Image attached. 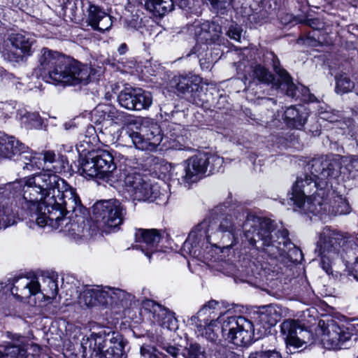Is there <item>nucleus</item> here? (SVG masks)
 <instances>
[{"label": "nucleus", "instance_id": "44", "mask_svg": "<svg viewBox=\"0 0 358 358\" xmlns=\"http://www.w3.org/2000/svg\"><path fill=\"white\" fill-rule=\"evenodd\" d=\"M161 326L168 329L173 330L177 327V320L173 313L170 312L166 319L161 322Z\"/></svg>", "mask_w": 358, "mask_h": 358}, {"label": "nucleus", "instance_id": "34", "mask_svg": "<svg viewBox=\"0 0 358 358\" xmlns=\"http://www.w3.org/2000/svg\"><path fill=\"white\" fill-rule=\"evenodd\" d=\"M250 76L253 80L265 85L271 84L275 80L274 76L268 69L261 64H257L252 66Z\"/></svg>", "mask_w": 358, "mask_h": 358}, {"label": "nucleus", "instance_id": "45", "mask_svg": "<svg viewBox=\"0 0 358 358\" xmlns=\"http://www.w3.org/2000/svg\"><path fill=\"white\" fill-rule=\"evenodd\" d=\"M217 305L218 302L217 301L211 300L208 301V303L203 305L198 311L196 315H194L193 317H199V318H201L203 316L208 314V309H210L214 311Z\"/></svg>", "mask_w": 358, "mask_h": 358}, {"label": "nucleus", "instance_id": "6", "mask_svg": "<svg viewBox=\"0 0 358 358\" xmlns=\"http://www.w3.org/2000/svg\"><path fill=\"white\" fill-rule=\"evenodd\" d=\"M245 236L252 245L262 248L273 258L281 256L290 244L287 229L275 231L269 219L255 218L245 224Z\"/></svg>", "mask_w": 358, "mask_h": 358}, {"label": "nucleus", "instance_id": "26", "mask_svg": "<svg viewBox=\"0 0 358 358\" xmlns=\"http://www.w3.org/2000/svg\"><path fill=\"white\" fill-rule=\"evenodd\" d=\"M272 61V66L275 73L280 79V83L276 85L277 87L282 86L286 89V94L289 96L294 97L296 94V87L292 82V79L287 71L280 66V60L273 53L270 54Z\"/></svg>", "mask_w": 358, "mask_h": 358}, {"label": "nucleus", "instance_id": "18", "mask_svg": "<svg viewBox=\"0 0 358 358\" xmlns=\"http://www.w3.org/2000/svg\"><path fill=\"white\" fill-rule=\"evenodd\" d=\"M281 333L285 336L287 345L295 348L302 347L313 339L312 333L299 321L287 319L280 325Z\"/></svg>", "mask_w": 358, "mask_h": 358}, {"label": "nucleus", "instance_id": "42", "mask_svg": "<svg viewBox=\"0 0 358 358\" xmlns=\"http://www.w3.org/2000/svg\"><path fill=\"white\" fill-rule=\"evenodd\" d=\"M249 358H282V357L278 351L268 350L251 353Z\"/></svg>", "mask_w": 358, "mask_h": 358}, {"label": "nucleus", "instance_id": "5", "mask_svg": "<svg viewBox=\"0 0 358 358\" xmlns=\"http://www.w3.org/2000/svg\"><path fill=\"white\" fill-rule=\"evenodd\" d=\"M221 322V334L229 342L237 346L250 345L254 338L253 323L242 316L228 317L222 315L215 320L209 321L208 318H199L192 317L189 320V325L195 327V331L198 336L205 337L211 341H217L215 331L213 327Z\"/></svg>", "mask_w": 358, "mask_h": 358}, {"label": "nucleus", "instance_id": "43", "mask_svg": "<svg viewBox=\"0 0 358 358\" xmlns=\"http://www.w3.org/2000/svg\"><path fill=\"white\" fill-rule=\"evenodd\" d=\"M170 312L167 308H163L159 304H156L154 306V317L159 325H161V322L166 319Z\"/></svg>", "mask_w": 358, "mask_h": 358}, {"label": "nucleus", "instance_id": "23", "mask_svg": "<svg viewBox=\"0 0 358 358\" xmlns=\"http://www.w3.org/2000/svg\"><path fill=\"white\" fill-rule=\"evenodd\" d=\"M122 113L106 104L98 105L92 112V121L96 125H111L120 120Z\"/></svg>", "mask_w": 358, "mask_h": 358}, {"label": "nucleus", "instance_id": "16", "mask_svg": "<svg viewBox=\"0 0 358 358\" xmlns=\"http://www.w3.org/2000/svg\"><path fill=\"white\" fill-rule=\"evenodd\" d=\"M20 160L23 163V169L29 171L43 169L59 173L65 168L63 157H57L52 151H45L43 154L27 151L21 155Z\"/></svg>", "mask_w": 358, "mask_h": 358}, {"label": "nucleus", "instance_id": "10", "mask_svg": "<svg viewBox=\"0 0 358 358\" xmlns=\"http://www.w3.org/2000/svg\"><path fill=\"white\" fill-rule=\"evenodd\" d=\"M222 164L223 159L218 155L199 152L184 162L179 180L185 185L196 182L208 171L210 173L219 171Z\"/></svg>", "mask_w": 358, "mask_h": 358}, {"label": "nucleus", "instance_id": "1", "mask_svg": "<svg viewBox=\"0 0 358 358\" xmlns=\"http://www.w3.org/2000/svg\"><path fill=\"white\" fill-rule=\"evenodd\" d=\"M22 192L28 214L41 227L57 229L66 222L65 231L74 239L88 238L96 229L87 228L83 215L86 209L76 190L56 174L39 173L25 178Z\"/></svg>", "mask_w": 358, "mask_h": 358}, {"label": "nucleus", "instance_id": "46", "mask_svg": "<svg viewBox=\"0 0 358 358\" xmlns=\"http://www.w3.org/2000/svg\"><path fill=\"white\" fill-rule=\"evenodd\" d=\"M228 36L236 41H240L241 38V29L235 25H231L227 32Z\"/></svg>", "mask_w": 358, "mask_h": 358}, {"label": "nucleus", "instance_id": "60", "mask_svg": "<svg viewBox=\"0 0 358 358\" xmlns=\"http://www.w3.org/2000/svg\"><path fill=\"white\" fill-rule=\"evenodd\" d=\"M355 93L358 96V83H357V86L355 87Z\"/></svg>", "mask_w": 358, "mask_h": 358}, {"label": "nucleus", "instance_id": "33", "mask_svg": "<svg viewBox=\"0 0 358 358\" xmlns=\"http://www.w3.org/2000/svg\"><path fill=\"white\" fill-rule=\"evenodd\" d=\"M140 130L144 134L147 143L149 144V150H155L160 144L162 137L157 124L152 125L149 129L141 127Z\"/></svg>", "mask_w": 358, "mask_h": 358}, {"label": "nucleus", "instance_id": "4", "mask_svg": "<svg viewBox=\"0 0 358 358\" xmlns=\"http://www.w3.org/2000/svg\"><path fill=\"white\" fill-rule=\"evenodd\" d=\"M41 69L47 71L52 83L63 85H87L94 70L87 65L70 60L60 52L43 48L38 55Z\"/></svg>", "mask_w": 358, "mask_h": 358}, {"label": "nucleus", "instance_id": "3", "mask_svg": "<svg viewBox=\"0 0 358 358\" xmlns=\"http://www.w3.org/2000/svg\"><path fill=\"white\" fill-rule=\"evenodd\" d=\"M244 215L227 214L210 222L204 220L199 223L191 232L183 244V249L192 256L200 254L201 244L206 241H212L220 240L224 248L232 247L236 241L237 232L243 227Z\"/></svg>", "mask_w": 358, "mask_h": 358}, {"label": "nucleus", "instance_id": "29", "mask_svg": "<svg viewBox=\"0 0 358 358\" xmlns=\"http://www.w3.org/2000/svg\"><path fill=\"white\" fill-rule=\"evenodd\" d=\"M17 222V217L8 199L0 196V224L4 228Z\"/></svg>", "mask_w": 358, "mask_h": 358}, {"label": "nucleus", "instance_id": "37", "mask_svg": "<svg viewBox=\"0 0 358 358\" xmlns=\"http://www.w3.org/2000/svg\"><path fill=\"white\" fill-rule=\"evenodd\" d=\"M336 92L338 94L347 93L355 88L353 82L345 74L336 76Z\"/></svg>", "mask_w": 358, "mask_h": 358}, {"label": "nucleus", "instance_id": "47", "mask_svg": "<svg viewBox=\"0 0 358 358\" xmlns=\"http://www.w3.org/2000/svg\"><path fill=\"white\" fill-rule=\"evenodd\" d=\"M166 351L174 358H186V354L184 352H180V349L174 346H168Z\"/></svg>", "mask_w": 358, "mask_h": 358}, {"label": "nucleus", "instance_id": "41", "mask_svg": "<svg viewBox=\"0 0 358 358\" xmlns=\"http://www.w3.org/2000/svg\"><path fill=\"white\" fill-rule=\"evenodd\" d=\"M141 355L145 358H164L166 357L162 352L149 345L141 348Z\"/></svg>", "mask_w": 358, "mask_h": 358}, {"label": "nucleus", "instance_id": "52", "mask_svg": "<svg viewBox=\"0 0 358 358\" xmlns=\"http://www.w3.org/2000/svg\"><path fill=\"white\" fill-rule=\"evenodd\" d=\"M0 75L3 80H10L14 78V76L12 73H9L5 70H0Z\"/></svg>", "mask_w": 358, "mask_h": 358}, {"label": "nucleus", "instance_id": "59", "mask_svg": "<svg viewBox=\"0 0 358 358\" xmlns=\"http://www.w3.org/2000/svg\"><path fill=\"white\" fill-rule=\"evenodd\" d=\"M199 62H200V64L202 67L205 66L206 62H203V60L201 59H199Z\"/></svg>", "mask_w": 358, "mask_h": 358}, {"label": "nucleus", "instance_id": "56", "mask_svg": "<svg viewBox=\"0 0 358 358\" xmlns=\"http://www.w3.org/2000/svg\"><path fill=\"white\" fill-rule=\"evenodd\" d=\"M213 313H214V311H213V310H210V309H208V314H207V315H206L205 316H203V317H201V319H202V318H203V317H206V318H208V319H209V321L213 320V317H211V315H212Z\"/></svg>", "mask_w": 358, "mask_h": 358}, {"label": "nucleus", "instance_id": "8", "mask_svg": "<svg viewBox=\"0 0 358 358\" xmlns=\"http://www.w3.org/2000/svg\"><path fill=\"white\" fill-rule=\"evenodd\" d=\"M315 252L322 257L332 259L343 252L347 255L348 261H355L358 264V245L354 237L348 233H343L325 227L318 234Z\"/></svg>", "mask_w": 358, "mask_h": 358}, {"label": "nucleus", "instance_id": "62", "mask_svg": "<svg viewBox=\"0 0 358 358\" xmlns=\"http://www.w3.org/2000/svg\"><path fill=\"white\" fill-rule=\"evenodd\" d=\"M357 358H358V355H357Z\"/></svg>", "mask_w": 358, "mask_h": 358}, {"label": "nucleus", "instance_id": "57", "mask_svg": "<svg viewBox=\"0 0 358 358\" xmlns=\"http://www.w3.org/2000/svg\"><path fill=\"white\" fill-rule=\"evenodd\" d=\"M263 101H265V102H267V101H272L273 103H275V101L273 100V99H270V98H265V99H263Z\"/></svg>", "mask_w": 358, "mask_h": 358}, {"label": "nucleus", "instance_id": "32", "mask_svg": "<svg viewBox=\"0 0 358 358\" xmlns=\"http://www.w3.org/2000/svg\"><path fill=\"white\" fill-rule=\"evenodd\" d=\"M287 124L296 129L301 128L306 121V114L300 112L295 107L288 108L284 113Z\"/></svg>", "mask_w": 358, "mask_h": 358}, {"label": "nucleus", "instance_id": "15", "mask_svg": "<svg viewBox=\"0 0 358 358\" xmlns=\"http://www.w3.org/2000/svg\"><path fill=\"white\" fill-rule=\"evenodd\" d=\"M124 182L127 192L134 200L153 202L160 195L158 186L138 173H128Z\"/></svg>", "mask_w": 358, "mask_h": 358}, {"label": "nucleus", "instance_id": "35", "mask_svg": "<svg viewBox=\"0 0 358 358\" xmlns=\"http://www.w3.org/2000/svg\"><path fill=\"white\" fill-rule=\"evenodd\" d=\"M261 320L268 323L270 326H274L280 319V313L273 305L263 307L260 312Z\"/></svg>", "mask_w": 358, "mask_h": 358}, {"label": "nucleus", "instance_id": "14", "mask_svg": "<svg viewBox=\"0 0 358 358\" xmlns=\"http://www.w3.org/2000/svg\"><path fill=\"white\" fill-rule=\"evenodd\" d=\"M35 42L28 33H10L5 41L3 56L12 62H22L33 54Z\"/></svg>", "mask_w": 358, "mask_h": 358}, {"label": "nucleus", "instance_id": "53", "mask_svg": "<svg viewBox=\"0 0 358 358\" xmlns=\"http://www.w3.org/2000/svg\"><path fill=\"white\" fill-rule=\"evenodd\" d=\"M349 166L358 173V157H353L350 160ZM357 176H358V174Z\"/></svg>", "mask_w": 358, "mask_h": 358}, {"label": "nucleus", "instance_id": "27", "mask_svg": "<svg viewBox=\"0 0 358 358\" xmlns=\"http://www.w3.org/2000/svg\"><path fill=\"white\" fill-rule=\"evenodd\" d=\"M1 141V158H10L13 156L19 155V158L17 160L23 166V163L20 160L21 155L24 152L29 151L28 148L13 136L2 138Z\"/></svg>", "mask_w": 358, "mask_h": 358}, {"label": "nucleus", "instance_id": "7", "mask_svg": "<svg viewBox=\"0 0 358 358\" xmlns=\"http://www.w3.org/2000/svg\"><path fill=\"white\" fill-rule=\"evenodd\" d=\"M125 344L126 341L120 335L108 329H103L83 339V357L127 358Z\"/></svg>", "mask_w": 358, "mask_h": 358}, {"label": "nucleus", "instance_id": "25", "mask_svg": "<svg viewBox=\"0 0 358 358\" xmlns=\"http://www.w3.org/2000/svg\"><path fill=\"white\" fill-rule=\"evenodd\" d=\"M106 305L117 308H127L134 299V296L126 291L115 287H105Z\"/></svg>", "mask_w": 358, "mask_h": 358}, {"label": "nucleus", "instance_id": "36", "mask_svg": "<svg viewBox=\"0 0 358 358\" xmlns=\"http://www.w3.org/2000/svg\"><path fill=\"white\" fill-rule=\"evenodd\" d=\"M136 103L135 110L148 109L152 104V96L151 93L141 88H137Z\"/></svg>", "mask_w": 358, "mask_h": 358}, {"label": "nucleus", "instance_id": "30", "mask_svg": "<svg viewBox=\"0 0 358 358\" xmlns=\"http://www.w3.org/2000/svg\"><path fill=\"white\" fill-rule=\"evenodd\" d=\"M145 6L154 15L163 16L173 10L174 1L173 0H148Z\"/></svg>", "mask_w": 358, "mask_h": 358}, {"label": "nucleus", "instance_id": "31", "mask_svg": "<svg viewBox=\"0 0 358 358\" xmlns=\"http://www.w3.org/2000/svg\"><path fill=\"white\" fill-rule=\"evenodd\" d=\"M137 88L129 87L122 90L117 96L120 106L129 110H135Z\"/></svg>", "mask_w": 358, "mask_h": 358}, {"label": "nucleus", "instance_id": "51", "mask_svg": "<svg viewBox=\"0 0 358 358\" xmlns=\"http://www.w3.org/2000/svg\"><path fill=\"white\" fill-rule=\"evenodd\" d=\"M339 116L336 115H331L328 113H323L322 118L324 120H327V121L330 122H334L338 121Z\"/></svg>", "mask_w": 358, "mask_h": 358}, {"label": "nucleus", "instance_id": "20", "mask_svg": "<svg viewBox=\"0 0 358 358\" xmlns=\"http://www.w3.org/2000/svg\"><path fill=\"white\" fill-rule=\"evenodd\" d=\"M170 87L178 95L190 93L194 96L202 89L201 78L194 75L176 76L171 79Z\"/></svg>", "mask_w": 358, "mask_h": 358}, {"label": "nucleus", "instance_id": "54", "mask_svg": "<svg viewBox=\"0 0 358 358\" xmlns=\"http://www.w3.org/2000/svg\"><path fill=\"white\" fill-rule=\"evenodd\" d=\"M117 50L120 55H124L127 51V45L125 43H122L120 45Z\"/></svg>", "mask_w": 358, "mask_h": 358}, {"label": "nucleus", "instance_id": "21", "mask_svg": "<svg viewBox=\"0 0 358 358\" xmlns=\"http://www.w3.org/2000/svg\"><path fill=\"white\" fill-rule=\"evenodd\" d=\"M88 4L87 22L94 29L101 32L109 30L113 24L110 15L107 14L99 6L92 4L86 1Z\"/></svg>", "mask_w": 358, "mask_h": 358}, {"label": "nucleus", "instance_id": "49", "mask_svg": "<svg viewBox=\"0 0 358 358\" xmlns=\"http://www.w3.org/2000/svg\"><path fill=\"white\" fill-rule=\"evenodd\" d=\"M232 0H210L211 3L217 8H226Z\"/></svg>", "mask_w": 358, "mask_h": 358}, {"label": "nucleus", "instance_id": "40", "mask_svg": "<svg viewBox=\"0 0 358 358\" xmlns=\"http://www.w3.org/2000/svg\"><path fill=\"white\" fill-rule=\"evenodd\" d=\"M183 352L186 354V358H207L204 350L197 343L190 344L189 348L183 349Z\"/></svg>", "mask_w": 358, "mask_h": 358}, {"label": "nucleus", "instance_id": "22", "mask_svg": "<svg viewBox=\"0 0 358 358\" xmlns=\"http://www.w3.org/2000/svg\"><path fill=\"white\" fill-rule=\"evenodd\" d=\"M105 287L98 285L85 286L78 298V302L81 306L87 308L95 306L98 304L105 305L106 303Z\"/></svg>", "mask_w": 358, "mask_h": 358}, {"label": "nucleus", "instance_id": "50", "mask_svg": "<svg viewBox=\"0 0 358 358\" xmlns=\"http://www.w3.org/2000/svg\"><path fill=\"white\" fill-rule=\"evenodd\" d=\"M177 5L182 9L190 8L193 0H176Z\"/></svg>", "mask_w": 358, "mask_h": 358}, {"label": "nucleus", "instance_id": "2", "mask_svg": "<svg viewBox=\"0 0 358 358\" xmlns=\"http://www.w3.org/2000/svg\"><path fill=\"white\" fill-rule=\"evenodd\" d=\"M341 169V159L337 156H326L314 159L307 165L310 175L303 174L297 178L292 187L290 199L306 213H319L322 209L320 193L328 185L329 180L336 178Z\"/></svg>", "mask_w": 358, "mask_h": 358}, {"label": "nucleus", "instance_id": "58", "mask_svg": "<svg viewBox=\"0 0 358 358\" xmlns=\"http://www.w3.org/2000/svg\"><path fill=\"white\" fill-rule=\"evenodd\" d=\"M343 204H344L345 208L346 209L345 210V211H344V210H341V211L339 212V213H341H341H344L345 212H347L348 208V205H347V204H345L344 202H343Z\"/></svg>", "mask_w": 358, "mask_h": 358}, {"label": "nucleus", "instance_id": "38", "mask_svg": "<svg viewBox=\"0 0 358 358\" xmlns=\"http://www.w3.org/2000/svg\"><path fill=\"white\" fill-rule=\"evenodd\" d=\"M129 138L132 141L134 145L141 150H148L149 144H148L146 138H145L144 134L141 132H136L134 131H127Z\"/></svg>", "mask_w": 358, "mask_h": 358}, {"label": "nucleus", "instance_id": "24", "mask_svg": "<svg viewBox=\"0 0 358 358\" xmlns=\"http://www.w3.org/2000/svg\"><path fill=\"white\" fill-rule=\"evenodd\" d=\"M195 27V34L199 40L206 43H215L222 34L221 26L215 22L206 21Z\"/></svg>", "mask_w": 358, "mask_h": 358}, {"label": "nucleus", "instance_id": "9", "mask_svg": "<svg viewBox=\"0 0 358 358\" xmlns=\"http://www.w3.org/2000/svg\"><path fill=\"white\" fill-rule=\"evenodd\" d=\"M315 252L322 257L332 259L343 252L347 255L348 261H355L358 264V245L354 237L348 233H343L325 227L318 234Z\"/></svg>", "mask_w": 358, "mask_h": 358}, {"label": "nucleus", "instance_id": "11", "mask_svg": "<svg viewBox=\"0 0 358 358\" xmlns=\"http://www.w3.org/2000/svg\"><path fill=\"white\" fill-rule=\"evenodd\" d=\"M10 291L13 295L21 300L38 294L45 299H54L58 293V285L57 280L50 277L43 278L42 287L37 279L20 277L13 280Z\"/></svg>", "mask_w": 358, "mask_h": 358}, {"label": "nucleus", "instance_id": "61", "mask_svg": "<svg viewBox=\"0 0 358 358\" xmlns=\"http://www.w3.org/2000/svg\"><path fill=\"white\" fill-rule=\"evenodd\" d=\"M3 357V353L0 351V358Z\"/></svg>", "mask_w": 358, "mask_h": 358}, {"label": "nucleus", "instance_id": "17", "mask_svg": "<svg viewBox=\"0 0 358 358\" xmlns=\"http://www.w3.org/2000/svg\"><path fill=\"white\" fill-rule=\"evenodd\" d=\"M322 331V341L328 348H341L354 334L358 336V322L344 325L331 320L323 328Z\"/></svg>", "mask_w": 358, "mask_h": 358}, {"label": "nucleus", "instance_id": "12", "mask_svg": "<svg viewBox=\"0 0 358 358\" xmlns=\"http://www.w3.org/2000/svg\"><path fill=\"white\" fill-rule=\"evenodd\" d=\"M126 209L116 199L97 201L92 206V215L96 223L95 229L108 232L122 224Z\"/></svg>", "mask_w": 358, "mask_h": 358}, {"label": "nucleus", "instance_id": "48", "mask_svg": "<svg viewBox=\"0 0 358 358\" xmlns=\"http://www.w3.org/2000/svg\"><path fill=\"white\" fill-rule=\"evenodd\" d=\"M27 119L32 122L31 124L33 127H38L42 124L41 119L38 113H28Z\"/></svg>", "mask_w": 358, "mask_h": 358}, {"label": "nucleus", "instance_id": "55", "mask_svg": "<svg viewBox=\"0 0 358 358\" xmlns=\"http://www.w3.org/2000/svg\"><path fill=\"white\" fill-rule=\"evenodd\" d=\"M221 327H222L221 322H218L217 326L213 327V331H215L217 339L219 337V334H221Z\"/></svg>", "mask_w": 358, "mask_h": 358}, {"label": "nucleus", "instance_id": "19", "mask_svg": "<svg viewBox=\"0 0 358 358\" xmlns=\"http://www.w3.org/2000/svg\"><path fill=\"white\" fill-rule=\"evenodd\" d=\"M162 238L159 231L155 229H138L135 232L136 249H139L150 260L152 254L157 251V245Z\"/></svg>", "mask_w": 358, "mask_h": 358}, {"label": "nucleus", "instance_id": "13", "mask_svg": "<svg viewBox=\"0 0 358 358\" xmlns=\"http://www.w3.org/2000/svg\"><path fill=\"white\" fill-rule=\"evenodd\" d=\"M115 169L112 155L106 150H96L85 157L79 171L86 178L108 179Z\"/></svg>", "mask_w": 358, "mask_h": 358}, {"label": "nucleus", "instance_id": "39", "mask_svg": "<svg viewBox=\"0 0 358 358\" xmlns=\"http://www.w3.org/2000/svg\"><path fill=\"white\" fill-rule=\"evenodd\" d=\"M207 358H238V357L226 347L216 345L210 349Z\"/></svg>", "mask_w": 358, "mask_h": 358}, {"label": "nucleus", "instance_id": "28", "mask_svg": "<svg viewBox=\"0 0 358 358\" xmlns=\"http://www.w3.org/2000/svg\"><path fill=\"white\" fill-rule=\"evenodd\" d=\"M7 335L13 340V343L6 346V355L12 358H27L25 339L20 335L13 334L10 332H7Z\"/></svg>", "mask_w": 358, "mask_h": 358}]
</instances>
